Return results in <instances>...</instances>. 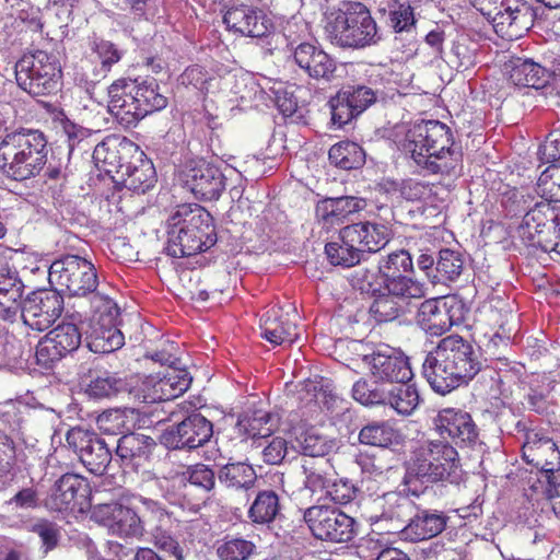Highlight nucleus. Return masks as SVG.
<instances>
[{"mask_svg":"<svg viewBox=\"0 0 560 560\" xmlns=\"http://www.w3.org/2000/svg\"><path fill=\"white\" fill-rule=\"evenodd\" d=\"M549 221H556V213L548 201H539L534 208L527 210L521 223V236L527 242H533L535 236Z\"/></svg>","mask_w":560,"mask_h":560,"instance_id":"nucleus-41","label":"nucleus"},{"mask_svg":"<svg viewBox=\"0 0 560 560\" xmlns=\"http://www.w3.org/2000/svg\"><path fill=\"white\" fill-rule=\"evenodd\" d=\"M60 63L46 51L25 55L15 63V80L24 92L32 96L52 94L60 85Z\"/></svg>","mask_w":560,"mask_h":560,"instance_id":"nucleus-10","label":"nucleus"},{"mask_svg":"<svg viewBox=\"0 0 560 560\" xmlns=\"http://www.w3.org/2000/svg\"><path fill=\"white\" fill-rule=\"evenodd\" d=\"M296 318V311L290 303L270 306L262 313L259 323L262 339L275 347L293 343L299 338Z\"/></svg>","mask_w":560,"mask_h":560,"instance_id":"nucleus-19","label":"nucleus"},{"mask_svg":"<svg viewBox=\"0 0 560 560\" xmlns=\"http://www.w3.org/2000/svg\"><path fill=\"white\" fill-rule=\"evenodd\" d=\"M402 151L428 174L457 176L463 153L453 142L452 130L439 120H422L410 127Z\"/></svg>","mask_w":560,"mask_h":560,"instance_id":"nucleus-1","label":"nucleus"},{"mask_svg":"<svg viewBox=\"0 0 560 560\" xmlns=\"http://www.w3.org/2000/svg\"><path fill=\"white\" fill-rule=\"evenodd\" d=\"M314 493L324 494L325 498H328L332 503L339 505L349 504L354 499L353 485L347 479L332 481L331 485H327Z\"/></svg>","mask_w":560,"mask_h":560,"instance_id":"nucleus-62","label":"nucleus"},{"mask_svg":"<svg viewBox=\"0 0 560 560\" xmlns=\"http://www.w3.org/2000/svg\"><path fill=\"white\" fill-rule=\"evenodd\" d=\"M385 394H387V389L372 385L364 380L355 382L352 387L353 400L364 406L380 405L383 402Z\"/></svg>","mask_w":560,"mask_h":560,"instance_id":"nucleus-60","label":"nucleus"},{"mask_svg":"<svg viewBox=\"0 0 560 560\" xmlns=\"http://www.w3.org/2000/svg\"><path fill=\"white\" fill-rule=\"evenodd\" d=\"M390 237V230L384 223L360 222L346 225L339 232V240L369 247L383 248Z\"/></svg>","mask_w":560,"mask_h":560,"instance_id":"nucleus-32","label":"nucleus"},{"mask_svg":"<svg viewBox=\"0 0 560 560\" xmlns=\"http://www.w3.org/2000/svg\"><path fill=\"white\" fill-rule=\"evenodd\" d=\"M183 393L176 392L171 387L163 386L154 381L142 380L138 386L132 389L135 399L142 404H156L159 401H168L177 398Z\"/></svg>","mask_w":560,"mask_h":560,"instance_id":"nucleus-51","label":"nucleus"},{"mask_svg":"<svg viewBox=\"0 0 560 560\" xmlns=\"http://www.w3.org/2000/svg\"><path fill=\"white\" fill-rule=\"evenodd\" d=\"M407 521L399 527L396 526V523H388L376 526V528L386 534H400L402 539L411 542H420L436 537L445 527L444 514L428 510L407 518Z\"/></svg>","mask_w":560,"mask_h":560,"instance_id":"nucleus-24","label":"nucleus"},{"mask_svg":"<svg viewBox=\"0 0 560 560\" xmlns=\"http://www.w3.org/2000/svg\"><path fill=\"white\" fill-rule=\"evenodd\" d=\"M299 401L303 408L325 409L331 411L338 408L340 398L332 392L330 385L324 380H306L299 388Z\"/></svg>","mask_w":560,"mask_h":560,"instance_id":"nucleus-34","label":"nucleus"},{"mask_svg":"<svg viewBox=\"0 0 560 560\" xmlns=\"http://www.w3.org/2000/svg\"><path fill=\"white\" fill-rule=\"evenodd\" d=\"M398 434L386 422H373L360 431V442L371 446L387 447L396 442Z\"/></svg>","mask_w":560,"mask_h":560,"instance_id":"nucleus-54","label":"nucleus"},{"mask_svg":"<svg viewBox=\"0 0 560 560\" xmlns=\"http://www.w3.org/2000/svg\"><path fill=\"white\" fill-rule=\"evenodd\" d=\"M329 161L343 171L354 170L364 163V151L354 142L341 141L329 149Z\"/></svg>","mask_w":560,"mask_h":560,"instance_id":"nucleus-49","label":"nucleus"},{"mask_svg":"<svg viewBox=\"0 0 560 560\" xmlns=\"http://www.w3.org/2000/svg\"><path fill=\"white\" fill-rule=\"evenodd\" d=\"M480 369V355L472 345L458 335H451L439 340L435 350L425 355L422 375L431 389L445 395L467 384Z\"/></svg>","mask_w":560,"mask_h":560,"instance_id":"nucleus-2","label":"nucleus"},{"mask_svg":"<svg viewBox=\"0 0 560 560\" xmlns=\"http://www.w3.org/2000/svg\"><path fill=\"white\" fill-rule=\"evenodd\" d=\"M91 518L112 535L129 538L141 535V518L137 513L119 503L98 504L93 508Z\"/></svg>","mask_w":560,"mask_h":560,"instance_id":"nucleus-23","label":"nucleus"},{"mask_svg":"<svg viewBox=\"0 0 560 560\" xmlns=\"http://www.w3.org/2000/svg\"><path fill=\"white\" fill-rule=\"evenodd\" d=\"M61 310L63 300L57 291L38 290L28 294L23 304L19 303L18 320L32 330L45 331L60 317Z\"/></svg>","mask_w":560,"mask_h":560,"instance_id":"nucleus-14","label":"nucleus"},{"mask_svg":"<svg viewBox=\"0 0 560 560\" xmlns=\"http://www.w3.org/2000/svg\"><path fill=\"white\" fill-rule=\"evenodd\" d=\"M220 482L231 489L248 490L255 485L257 474L244 462L230 463L220 469Z\"/></svg>","mask_w":560,"mask_h":560,"instance_id":"nucleus-45","label":"nucleus"},{"mask_svg":"<svg viewBox=\"0 0 560 560\" xmlns=\"http://www.w3.org/2000/svg\"><path fill=\"white\" fill-rule=\"evenodd\" d=\"M293 61L308 78L315 81L331 82L336 72V60L320 46L301 43L293 49Z\"/></svg>","mask_w":560,"mask_h":560,"instance_id":"nucleus-27","label":"nucleus"},{"mask_svg":"<svg viewBox=\"0 0 560 560\" xmlns=\"http://www.w3.org/2000/svg\"><path fill=\"white\" fill-rule=\"evenodd\" d=\"M435 275L431 276L433 283H447L457 280L463 272V255L450 248L439 250Z\"/></svg>","mask_w":560,"mask_h":560,"instance_id":"nucleus-46","label":"nucleus"},{"mask_svg":"<svg viewBox=\"0 0 560 560\" xmlns=\"http://www.w3.org/2000/svg\"><path fill=\"white\" fill-rule=\"evenodd\" d=\"M322 22L327 40L339 47L362 49L380 38L374 19L360 2L327 0Z\"/></svg>","mask_w":560,"mask_h":560,"instance_id":"nucleus-3","label":"nucleus"},{"mask_svg":"<svg viewBox=\"0 0 560 560\" xmlns=\"http://www.w3.org/2000/svg\"><path fill=\"white\" fill-rule=\"evenodd\" d=\"M509 80L514 86L541 90L550 81V72L530 59L515 58L511 60Z\"/></svg>","mask_w":560,"mask_h":560,"instance_id":"nucleus-35","label":"nucleus"},{"mask_svg":"<svg viewBox=\"0 0 560 560\" xmlns=\"http://www.w3.org/2000/svg\"><path fill=\"white\" fill-rule=\"evenodd\" d=\"M409 475L427 482L446 481L455 485L460 480L457 451L448 442L427 440L416 447Z\"/></svg>","mask_w":560,"mask_h":560,"instance_id":"nucleus-8","label":"nucleus"},{"mask_svg":"<svg viewBox=\"0 0 560 560\" xmlns=\"http://www.w3.org/2000/svg\"><path fill=\"white\" fill-rule=\"evenodd\" d=\"M386 293L381 295H390L394 299L401 300H421L424 296V284L407 276L381 277Z\"/></svg>","mask_w":560,"mask_h":560,"instance_id":"nucleus-43","label":"nucleus"},{"mask_svg":"<svg viewBox=\"0 0 560 560\" xmlns=\"http://www.w3.org/2000/svg\"><path fill=\"white\" fill-rule=\"evenodd\" d=\"M179 84L191 88L205 95L206 98L215 102L233 103L237 100L241 102L261 101L266 92L250 77L237 78L233 73L219 75L207 72L199 66H191L184 70L179 75Z\"/></svg>","mask_w":560,"mask_h":560,"instance_id":"nucleus-7","label":"nucleus"},{"mask_svg":"<svg viewBox=\"0 0 560 560\" xmlns=\"http://www.w3.org/2000/svg\"><path fill=\"white\" fill-rule=\"evenodd\" d=\"M229 32L243 37L261 38L270 33V20L262 11L241 4L229 8L223 15Z\"/></svg>","mask_w":560,"mask_h":560,"instance_id":"nucleus-26","label":"nucleus"},{"mask_svg":"<svg viewBox=\"0 0 560 560\" xmlns=\"http://www.w3.org/2000/svg\"><path fill=\"white\" fill-rule=\"evenodd\" d=\"M137 413L133 408L108 409L96 417V427L102 433L118 435L136 428Z\"/></svg>","mask_w":560,"mask_h":560,"instance_id":"nucleus-40","label":"nucleus"},{"mask_svg":"<svg viewBox=\"0 0 560 560\" xmlns=\"http://www.w3.org/2000/svg\"><path fill=\"white\" fill-rule=\"evenodd\" d=\"M122 387L124 383L117 376L104 374L91 380L85 393L93 399H106L116 396Z\"/></svg>","mask_w":560,"mask_h":560,"instance_id":"nucleus-57","label":"nucleus"},{"mask_svg":"<svg viewBox=\"0 0 560 560\" xmlns=\"http://www.w3.org/2000/svg\"><path fill=\"white\" fill-rule=\"evenodd\" d=\"M304 522L314 537L330 542H347L353 538V518L326 505H313L304 511Z\"/></svg>","mask_w":560,"mask_h":560,"instance_id":"nucleus-12","label":"nucleus"},{"mask_svg":"<svg viewBox=\"0 0 560 560\" xmlns=\"http://www.w3.org/2000/svg\"><path fill=\"white\" fill-rule=\"evenodd\" d=\"M435 430L443 438H448L457 445L471 446L478 441V428L470 413L456 408H444L438 412Z\"/></svg>","mask_w":560,"mask_h":560,"instance_id":"nucleus-25","label":"nucleus"},{"mask_svg":"<svg viewBox=\"0 0 560 560\" xmlns=\"http://www.w3.org/2000/svg\"><path fill=\"white\" fill-rule=\"evenodd\" d=\"M277 415L265 409L246 411L238 417L236 430L247 439H265L277 429Z\"/></svg>","mask_w":560,"mask_h":560,"instance_id":"nucleus-39","label":"nucleus"},{"mask_svg":"<svg viewBox=\"0 0 560 560\" xmlns=\"http://www.w3.org/2000/svg\"><path fill=\"white\" fill-rule=\"evenodd\" d=\"M279 513V498L273 490H264L256 495L254 503L247 509V518L255 524H268Z\"/></svg>","mask_w":560,"mask_h":560,"instance_id":"nucleus-47","label":"nucleus"},{"mask_svg":"<svg viewBox=\"0 0 560 560\" xmlns=\"http://www.w3.org/2000/svg\"><path fill=\"white\" fill-rule=\"evenodd\" d=\"M371 509H373V512L368 515V520L374 526L397 523V527H399L410 517L413 503L406 495L398 492H388L382 498L374 499L371 502Z\"/></svg>","mask_w":560,"mask_h":560,"instance_id":"nucleus-28","label":"nucleus"},{"mask_svg":"<svg viewBox=\"0 0 560 560\" xmlns=\"http://www.w3.org/2000/svg\"><path fill=\"white\" fill-rule=\"evenodd\" d=\"M167 98L154 79H119L108 88V110L124 127L165 108Z\"/></svg>","mask_w":560,"mask_h":560,"instance_id":"nucleus-5","label":"nucleus"},{"mask_svg":"<svg viewBox=\"0 0 560 560\" xmlns=\"http://www.w3.org/2000/svg\"><path fill=\"white\" fill-rule=\"evenodd\" d=\"M149 161L135 142L125 137L110 136L94 147V166L103 173H114L128 164Z\"/></svg>","mask_w":560,"mask_h":560,"instance_id":"nucleus-16","label":"nucleus"},{"mask_svg":"<svg viewBox=\"0 0 560 560\" xmlns=\"http://www.w3.org/2000/svg\"><path fill=\"white\" fill-rule=\"evenodd\" d=\"M154 441L144 434L128 433L117 440L116 457L125 469L137 470L149 462Z\"/></svg>","mask_w":560,"mask_h":560,"instance_id":"nucleus-30","label":"nucleus"},{"mask_svg":"<svg viewBox=\"0 0 560 560\" xmlns=\"http://www.w3.org/2000/svg\"><path fill=\"white\" fill-rule=\"evenodd\" d=\"M371 315L376 323H389L395 320L400 312V306L396 303V298L390 295H376L371 304Z\"/></svg>","mask_w":560,"mask_h":560,"instance_id":"nucleus-61","label":"nucleus"},{"mask_svg":"<svg viewBox=\"0 0 560 560\" xmlns=\"http://www.w3.org/2000/svg\"><path fill=\"white\" fill-rule=\"evenodd\" d=\"M47 140L39 130L20 129L0 142V171L23 182L39 175L47 165Z\"/></svg>","mask_w":560,"mask_h":560,"instance_id":"nucleus-6","label":"nucleus"},{"mask_svg":"<svg viewBox=\"0 0 560 560\" xmlns=\"http://www.w3.org/2000/svg\"><path fill=\"white\" fill-rule=\"evenodd\" d=\"M104 174L135 194H144L154 185V166H152L151 161H142L140 164H127V166L120 167L117 172Z\"/></svg>","mask_w":560,"mask_h":560,"instance_id":"nucleus-33","label":"nucleus"},{"mask_svg":"<svg viewBox=\"0 0 560 560\" xmlns=\"http://www.w3.org/2000/svg\"><path fill=\"white\" fill-rule=\"evenodd\" d=\"M212 435L211 422L200 413H192L163 433V444L170 450H195L205 445Z\"/></svg>","mask_w":560,"mask_h":560,"instance_id":"nucleus-22","label":"nucleus"},{"mask_svg":"<svg viewBox=\"0 0 560 560\" xmlns=\"http://www.w3.org/2000/svg\"><path fill=\"white\" fill-rule=\"evenodd\" d=\"M66 443L93 475L101 476L113 458L105 441L96 433L82 428L70 429L66 433Z\"/></svg>","mask_w":560,"mask_h":560,"instance_id":"nucleus-15","label":"nucleus"},{"mask_svg":"<svg viewBox=\"0 0 560 560\" xmlns=\"http://www.w3.org/2000/svg\"><path fill=\"white\" fill-rule=\"evenodd\" d=\"M39 506V492L34 487L23 488L3 502V509L10 511H28Z\"/></svg>","mask_w":560,"mask_h":560,"instance_id":"nucleus-63","label":"nucleus"},{"mask_svg":"<svg viewBox=\"0 0 560 560\" xmlns=\"http://www.w3.org/2000/svg\"><path fill=\"white\" fill-rule=\"evenodd\" d=\"M381 249V247L337 240L325 245V256L332 266L352 268L361 262L365 254L376 253Z\"/></svg>","mask_w":560,"mask_h":560,"instance_id":"nucleus-38","label":"nucleus"},{"mask_svg":"<svg viewBox=\"0 0 560 560\" xmlns=\"http://www.w3.org/2000/svg\"><path fill=\"white\" fill-rule=\"evenodd\" d=\"M382 11L387 12L389 16V26L395 33L409 32L413 27V11L408 0H381Z\"/></svg>","mask_w":560,"mask_h":560,"instance_id":"nucleus-50","label":"nucleus"},{"mask_svg":"<svg viewBox=\"0 0 560 560\" xmlns=\"http://www.w3.org/2000/svg\"><path fill=\"white\" fill-rule=\"evenodd\" d=\"M374 100L375 94L372 89L365 85H358L340 90L329 102L339 101V103H346V105H357L358 108H369L374 103Z\"/></svg>","mask_w":560,"mask_h":560,"instance_id":"nucleus-58","label":"nucleus"},{"mask_svg":"<svg viewBox=\"0 0 560 560\" xmlns=\"http://www.w3.org/2000/svg\"><path fill=\"white\" fill-rule=\"evenodd\" d=\"M479 12L492 23L493 32L506 40L521 38L533 25V13H530V7L527 2L511 0L508 8Z\"/></svg>","mask_w":560,"mask_h":560,"instance_id":"nucleus-18","label":"nucleus"},{"mask_svg":"<svg viewBox=\"0 0 560 560\" xmlns=\"http://www.w3.org/2000/svg\"><path fill=\"white\" fill-rule=\"evenodd\" d=\"M411 257L405 249H398L387 254L378 261V273L381 277H401L411 272Z\"/></svg>","mask_w":560,"mask_h":560,"instance_id":"nucleus-55","label":"nucleus"},{"mask_svg":"<svg viewBox=\"0 0 560 560\" xmlns=\"http://www.w3.org/2000/svg\"><path fill=\"white\" fill-rule=\"evenodd\" d=\"M185 482H187V487H197L200 490L208 492L213 489V470L203 464H198L187 469V471L183 475L172 477V479H155V486H158L159 490H161V493H163L164 498L170 500H172V493L170 490H167V488L171 486H185Z\"/></svg>","mask_w":560,"mask_h":560,"instance_id":"nucleus-37","label":"nucleus"},{"mask_svg":"<svg viewBox=\"0 0 560 560\" xmlns=\"http://www.w3.org/2000/svg\"><path fill=\"white\" fill-rule=\"evenodd\" d=\"M81 345V332L72 323H62L47 332L36 346V362L48 369Z\"/></svg>","mask_w":560,"mask_h":560,"instance_id":"nucleus-20","label":"nucleus"},{"mask_svg":"<svg viewBox=\"0 0 560 560\" xmlns=\"http://www.w3.org/2000/svg\"><path fill=\"white\" fill-rule=\"evenodd\" d=\"M298 445L295 448L299 453L303 454L307 458L304 459H319L332 448V442L326 440L325 436L320 435L316 429L310 428L299 433L295 438Z\"/></svg>","mask_w":560,"mask_h":560,"instance_id":"nucleus-48","label":"nucleus"},{"mask_svg":"<svg viewBox=\"0 0 560 560\" xmlns=\"http://www.w3.org/2000/svg\"><path fill=\"white\" fill-rule=\"evenodd\" d=\"M539 159L545 164L560 167V129H555L539 147Z\"/></svg>","mask_w":560,"mask_h":560,"instance_id":"nucleus-64","label":"nucleus"},{"mask_svg":"<svg viewBox=\"0 0 560 560\" xmlns=\"http://www.w3.org/2000/svg\"><path fill=\"white\" fill-rule=\"evenodd\" d=\"M381 405H387L401 416H409L419 405V394L409 383L396 384L387 389L386 397Z\"/></svg>","mask_w":560,"mask_h":560,"instance_id":"nucleus-42","label":"nucleus"},{"mask_svg":"<svg viewBox=\"0 0 560 560\" xmlns=\"http://www.w3.org/2000/svg\"><path fill=\"white\" fill-rule=\"evenodd\" d=\"M182 182L199 200H215L224 190V176L221 171L205 160L187 165L182 172Z\"/></svg>","mask_w":560,"mask_h":560,"instance_id":"nucleus-21","label":"nucleus"},{"mask_svg":"<svg viewBox=\"0 0 560 560\" xmlns=\"http://www.w3.org/2000/svg\"><path fill=\"white\" fill-rule=\"evenodd\" d=\"M147 381H154L155 383L173 388L176 392L185 393L190 386L192 378L188 374L186 369L177 368L173 364H168L163 368V371L143 377Z\"/></svg>","mask_w":560,"mask_h":560,"instance_id":"nucleus-53","label":"nucleus"},{"mask_svg":"<svg viewBox=\"0 0 560 560\" xmlns=\"http://www.w3.org/2000/svg\"><path fill=\"white\" fill-rule=\"evenodd\" d=\"M364 207H366V202L362 198L350 196L324 198L316 203V220L324 229H331L345 223Z\"/></svg>","mask_w":560,"mask_h":560,"instance_id":"nucleus-29","label":"nucleus"},{"mask_svg":"<svg viewBox=\"0 0 560 560\" xmlns=\"http://www.w3.org/2000/svg\"><path fill=\"white\" fill-rule=\"evenodd\" d=\"M301 467H303L304 489L311 490L312 493L338 481L330 476V465L325 458L303 459Z\"/></svg>","mask_w":560,"mask_h":560,"instance_id":"nucleus-44","label":"nucleus"},{"mask_svg":"<svg viewBox=\"0 0 560 560\" xmlns=\"http://www.w3.org/2000/svg\"><path fill=\"white\" fill-rule=\"evenodd\" d=\"M211 215L198 205L177 206L166 220V253L174 258L189 257L213 247Z\"/></svg>","mask_w":560,"mask_h":560,"instance_id":"nucleus-4","label":"nucleus"},{"mask_svg":"<svg viewBox=\"0 0 560 560\" xmlns=\"http://www.w3.org/2000/svg\"><path fill=\"white\" fill-rule=\"evenodd\" d=\"M89 485L75 474H65L47 493L46 509L55 513L82 512L89 506Z\"/></svg>","mask_w":560,"mask_h":560,"instance_id":"nucleus-17","label":"nucleus"},{"mask_svg":"<svg viewBox=\"0 0 560 560\" xmlns=\"http://www.w3.org/2000/svg\"><path fill=\"white\" fill-rule=\"evenodd\" d=\"M387 191H394L398 194L402 199L409 202H424L431 198L432 188L429 183L419 182L417 179L408 178L396 185L394 183H387Z\"/></svg>","mask_w":560,"mask_h":560,"instance_id":"nucleus-56","label":"nucleus"},{"mask_svg":"<svg viewBox=\"0 0 560 560\" xmlns=\"http://www.w3.org/2000/svg\"><path fill=\"white\" fill-rule=\"evenodd\" d=\"M299 450L289 445L282 436H275L262 448V460L269 465H279L283 460L293 458Z\"/></svg>","mask_w":560,"mask_h":560,"instance_id":"nucleus-59","label":"nucleus"},{"mask_svg":"<svg viewBox=\"0 0 560 560\" xmlns=\"http://www.w3.org/2000/svg\"><path fill=\"white\" fill-rule=\"evenodd\" d=\"M91 324H89V351L93 353H112L122 348L124 336L117 328L118 306L107 295L96 294L91 298Z\"/></svg>","mask_w":560,"mask_h":560,"instance_id":"nucleus-9","label":"nucleus"},{"mask_svg":"<svg viewBox=\"0 0 560 560\" xmlns=\"http://www.w3.org/2000/svg\"><path fill=\"white\" fill-rule=\"evenodd\" d=\"M450 307L440 299L425 300L416 312V324L431 337H440L452 328Z\"/></svg>","mask_w":560,"mask_h":560,"instance_id":"nucleus-31","label":"nucleus"},{"mask_svg":"<svg viewBox=\"0 0 560 560\" xmlns=\"http://www.w3.org/2000/svg\"><path fill=\"white\" fill-rule=\"evenodd\" d=\"M24 284L14 271H0V319L14 324L19 317V301Z\"/></svg>","mask_w":560,"mask_h":560,"instance_id":"nucleus-36","label":"nucleus"},{"mask_svg":"<svg viewBox=\"0 0 560 560\" xmlns=\"http://www.w3.org/2000/svg\"><path fill=\"white\" fill-rule=\"evenodd\" d=\"M361 362L368 368L374 384H408L411 380L408 358L387 346L374 350L371 354H363Z\"/></svg>","mask_w":560,"mask_h":560,"instance_id":"nucleus-13","label":"nucleus"},{"mask_svg":"<svg viewBox=\"0 0 560 560\" xmlns=\"http://www.w3.org/2000/svg\"><path fill=\"white\" fill-rule=\"evenodd\" d=\"M49 283L72 296L103 295L94 293L97 287L94 265L78 255H66L52 261L49 266Z\"/></svg>","mask_w":560,"mask_h":560,"instance_id":"nucleus-11","label":"nucleus"},{"mask_svg":"<svg viewBox=\"0 0 560 560\" xmlns=\"http://www.w3.org/2000/svg\"><path fill=\"white\" fill-rule=\"evenodd\" d=\"M254 552L255 544L243 537L228 536L215 548L220 560H247Z\"/></svg>","mask_w":560,"mask_h":560,"instance_id":"nucleus-52","label":"nucleus"}]
</instances>
